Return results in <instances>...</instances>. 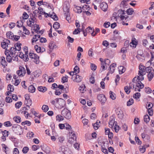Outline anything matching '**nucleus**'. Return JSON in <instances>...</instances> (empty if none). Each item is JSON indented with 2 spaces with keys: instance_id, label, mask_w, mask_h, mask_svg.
<instances>
[{
  "instance_id": "1",
  "label": "nucleus",
  "mask_w": 154,
  "mask_h": 154,
  "mask_svg": "<svg viewBox=\"0 0 154 154\" xmlns=\"http://www.w3.org/2000/svg\"><path fill=\"white\" fill-rule=\"evenodd\" d=\"M12 128L14 133L17 135H20L23 133V129L22 127L18 124L13 125Z\"/></svg>"
},
{
  "instance_id": "49",
  "label": "nucleus",
  "mask_w": 154,
  "mask_h": 154,
  "mask_svg": "<svg viewBox=\"0 0 154 154\" xmlns=\"http://www.w3.org/2000/svg\"><path fill=\"white\" fill-rule=\"evenodd\" d=\"M29 150V148L27 146L24 147L22 150V151L23 153L24 154L26 153Z\"/></svg>"
},
{
  "instance_id": "26",
  "label": "nucleus",
  "mask_w": 154,
  "mask_h": 154,
  "mask_svg": "<svg viewBox=\"0 0 154 154\" xmlns=\"http://www.w3.org/2000/svg\"><path fill=\"white\" fill-rule=\"evenodd\" d=\"M135 40V38H134L132 40L131 42L130 43V45L131 47L134 46V45L136 46L137 45V42Z\"/></svg>"
},
{
  "instance_id": "13",
  "label": "nucleus",
  "mask_w": 154,
  "mask_h": 154,
  "mask_svg": "<svg viewBox=\"0 0 154 154\" xmlns=\"http://www.w3.org/2000/svg\"><path fill=\"white\" fill-rule=\"evenodd\" d=\"M48 47L49 48V51L50 52H51L53 49L56 48L57 47L55 43L53 42H51L50 43Z\"/></svg>"
},
{
  "instance_id": "45",
  "label": "nucleus",
  "mask_w": 154,
  "mask_h": 154,
  "mask_svg": "<svg viewBox=\"0 0 154 154\" xmlns=\"http://www.w3.org/2000/svg\"><path fill=\"white\" fill-rule=\"evenodd\" d=\"M21 125H27L28 126H30L31 125V122L28 121H25L22 122Z\"/></svg>"
},
{
  "instance_id": "3",
  "label": "nucleus",
  "mask_w": 154,
  "mask_h": 154,
  "mask_svg": "<svg viewBox=\"0 0 154 154\" xmlns=\"http://www.w3.org/2000/svg\"><path fill=\"white\" fill-rule=\"evenodd\" d=\"M26 73L25 69L22 66H20L19 70L17 71V73L20 76L23 77L24 76Z\"/></svg>"
},
{
  "instance_id": "43",
  "label": "nucleus",
  "mask_w": 154,
  "mask_h": 154,
  "mask_svg": "<svg viewBox=\"0 0 154 154\" xmlns=\"http://www.w3.org/2000/svg\"><path fill=\"white\" fill-rule=\"evenodd\" d=\"M134 103V100L132 98L130 99L127 102V106H130L132 105Z\"/></svg>"
},
{
  "instance_id": "64",
  "label": "nucleus",
  "mask_w": 154,
  "mask_h": 154,
  "mask_svg": "<svg viewBox=\"0 0 154 154\" xmlns=\"http://www.w3.org/2000/svg\"><path fill=\"white\" fill-rule=\"evenodd\" d=\"M13 154H19V152L18 149L17 148H14L13 151Z\"/></svg>"
},
{
  "instance_id": "14",
  "label": "nucleus",
  "mask_w": 154,
  "mask_h": 154,
  "mask_svg": "<svg viewBox=\"0 0 154 154\" xmlns=\"http://www.w3.org/2000/svg\"><path fill=\"white\" fill-rule=\"evenodd\" d=\"M2 60L1 62V64L4 68H5V66H7V63L5 60V57H2Z\"/></svg>"
},
{
  "instance_id": "12",
  "label": "nucleus",
  "mask_w": 154,
  "mask_h": 154,
  "mask_svg": "<svg viewBox=\"0 0 154 154\" xmlns=\"http://www.w3.org/2000/svg\"><path fill=\"white\" fill-rule=\"evenodd\" d=\"M100 6L101 9L103 11H106L108 7L107 4L104 2H103L100 4Z\"/></svg>"
},
{
  "instance_id": "30",
  "label": "nucleus",
  "mask_w": 154,
  "mask_h": 154,
  "mask_svg": "<svg viewBox=\"0 0 154 154\" xmlns=\"http://www.w3.org/2000/svg\"><path fill=\"white\" fill-rule=\"evenodd\" d=\"M25 59H24V61L25 62L28 61L29 60L28 58V50L25 51Z\"/></svg>"
},
{
  "instance_id": "34",
  "label": "nucleus",
  "mask_w": 154,
  "mask_h": 154,
  "mask_svg": "<svg viewBox=\"0 0 154 154\" xmlns=\"http://www.w3.org/2000/svg\"><path fill=\"white\" fill-rule=\"evenodd\" d=\"M29 56L30 58L32 59H35V57H37L38 55L36 54H34L32 51H30L29 53Z\"/></svg>"
},
{
  "instance_id": "37",
  "label": "nucleus",
  "mask_w": 154,
  "mask_h": 154,
  "mask_svg": "<svg viewBox=\"0 0 154 154\" xmlns=\"http://www.w3.org/2000/svg\"><path fill=\"white\" fill-rule=\"evenodd\" d=\"M42 109L44 112H46L49 109V107L48 106L44 105L42 106Z\"/></svg>"
},
{
  "instance_id": "63",
  "label": "nucleus",
  "mask_w": 154,
  "mask_h": 154,
  "mask_svg": "<svg viewBox=\"0 0 154 154\" xmlns=\"http://www.w3.org/2000/svg\"><path fill=\"white\" fill-rule=\"evenodd\" d=\"M79 29H81L78 28L77 29H75L74 31L73 32V34H78L80 32V31L79 30Z\"/></svg>"
},
{
  "instance_id": "15",
  "label": "nucleus",
  "mask_w": 154,
  "mask_h": 154,
  "mask_svg": "<svg viewBox=\"0 0 154 154\" xmlns=\"http://www.w3.org/2000/svg\"><path fill=\"white\" fill-rule=\"evenodd\" d=\"M38 10L39 11V14H45V17H47L48 16V14L47 13H46L45 12H43V9L41 7H39L38 8Z\"/></svg>"
},
{
  "instance_id": "10",
  "label": "nucleus",
  "mask_w": 154,
  "mask_h": 154,
  "mask_svg": "<svg viewBox=\"0 0 154 154\" xmlns=\"http://www.w3.org/2000/svg\"><path fill=\"white\" fill-rule=\"evenodd\" d=\"M32 16L31 17H31L29 18V20H27V23L28 25L30 27H31L32 25V23H34V18H35V19H36V18H35V16H34V15L32 14Z\"/></svg>"
},
{
  "instance_id": "56",
  "label": "nucleus",
  "mask_w": 154,
  "mask_h": 154,
  "mask_svg": "<svg viewBox=\"0 0 154 154\" xmlns=\"http://www.w3.org/2000/svg\"><path fill=\"white\" fill-rule=\"evenodd\" d=\"M92 30H94V28H91L90 26H88L85 29V31L88 33H89L92 31Z\"/></svg>"
},
{
  "instance_id": "41",
  "label": "nucleus",
  "mask_w": 154,
  "mask_h": 154,
  "mask_svg": "<svg viewBox=\"0 0 154 154\" xmlns=\"http://www.w3.org/2000/svg\"><path fill=\"white\" fill-rule=\"evenodd\" d=\"M140 77L139 76L137 75V80H138V81L140 82L141 83H142L141 82V81H142L144 79V77L143 75L140 76Z\"/></svg>"
},
{
  "instance_id": "29",
  "label": "nucleus",
  "mask_w": 154,
  "mask_h": 154,
  "mask_svg": "<svg viewBox=\"0 0 154 154\" xmlns=\"http://www.w3.org/2000/svg\"><path fill=\"white\" fill-rule=\"evenodd\" d=\"M14 120L17 123H19L21 122V118L20 116H16L13 118Z\"/></svg>"
},
{
  "instance_id": "25",
  "label": "nucleus",
  "mask_w": 154,
  "mask_h": 154,
  "mask_svg": "<svg viewBox=\"0 0 154 154\" xmlns=\"http://www.w3.org/2000/svg\"><path fill=\"white\" fill-rule=\"evenodd\" d=\"M24 102L25 103H26L27 105L26 106L30 109V107L29 105H31L32 103V101L31 99L27 100H25Z\"/></svg>"
},
{
  "instance_id": "4",
  "label": "nucleus",
  "mask_w": 154,
  "mask_h": 154,
  "mask_svg": "<svg viewBox=\"0 0 154 154\" xmlns=\"http://www.w3.org/2000/svg\"><path fill=\"white\" fill-rule=\"evenodd\" d=\"M5 54L6 56V59L7 61L9 63H11L12 60V56L13 54L9 53V50H5Z\"/></svg>"
},
{
  "instance_id": "39",
  "label": "nucleus",
  "mask_w": 154,
  "mask_h": 154,
  "mask_svg": "<svg viewBox=\"0 0 154 154\" xmlns=\"http://www.w3.org/2000/svg\"><path fill=\"white\" fill-rule=\"evenodd\" d=\"M64 14L66 17V20L67 21H69V20L70 19V18L69 16V13L68 11V10L67 12H66L65 13H64Z\"/></svg>"
},
{
  "instance_id": "51",
  "label": "nucleus",
  "mask_w": 154,
  "mask_h": 154,
  "mask_svg": "<svg viewBox=\"0 0 154 154\" xmlns=\"http://www.w3.org/2000/svg\"><path fill=\"white\" fill-rule=\"evenodd\" d=\"M22 102L21 101L18 102L15 104V107L17 109H19L22 105Z\"/></svg>"
},
{
  "instance_id": "36",
  "label": "nucleus",
  "mask_w": 154,
  "mask_h": 154,
  "mask_svg": "<svg viewBox=\"0 0 154 154\" xmlns=\"http://www.w3.org/2000/svg\"><path fill=\"white\" fill-rule=\"evenodd\" d=\"M48 16L53 18L55 21L57 20H58L57 17L55 13L54 15V16H53L52 14H50V15L48 14Z\"/></svg>"
},
{
  "instance_id": "11",
  "label": "nucleus",
  "mask_w": 154,
  "mask_h": 154,
  "mask_svg": "<svg viewBox=\"0 0 154 154\" xmlns=\"http://www.w3.org/2000/svg\"><path fill=\"white\" fill-rule=\"evenodd\" d=\"M71 133L73 137L69 138L68 142L70 144H72L74 143L75 140H76V137L74 133L71 132Z\"/></svg>"
},
{
  "instance_id": "53",
  "label": "nucleus",
  "mask_w": 154,
  "mask_h": 154,
  "mask_svg": "<svg viewBox=\"0 0 154 154\" xmlns=\"http://www.w3.org/2000/svg\"><path fill=\"white\" fill-rule=\"evenodd\" d=\"M29 17V15L27 14L26 12L23 13L22 16V18L24 19H27Z\"/></svg>"
},
{
  "instance_id": "22",
  "label": "nucleus",
  "mask_w": 154,
  "mask_h": 154,
  "mask_svg": "<svg viewBox=\"0 0 154 154\" xmlns=\"http://www.w3.org/2000/svg\"><path fill=\"white\" fill-rule=\"evenodd\" d=\"M2 146L3 150L5 151L6 153L7 154L8 153V151L9 150V148L4 144H2Z\"/></svg>"
},
{
  "instance_id": "5",
  "label": "nucleus",
  "mask_w": 154,
  "mask_h": 154,
  "mask_svg": "<svg viewBox=\"0 0 154 154\" xmlns=\"http://www.w3.org/2000/svg\"><path fill=\"white\" fill-rule=\"evenodd\" d=\"M10 43V40L8 39H5L3 42L1 43V46L3 48L5 49V50H8L7 47Z\"/></svg>"
},
{
  "instance_id": "62",
  "label": "nucleus",
  "mask_w": 154,
  "mask_h": 154,
  "mask_svg": "<svg viewBox=\"0 0 154 154\" xmlns=\"http://www.w3.org/2000/svg\"><path fill=\"white\" fill-rule=\"evenodd\" d=\"M65 128L66 130H70L71 129V127L67 123H65Z\"/></svg>"
},
{
  "instance_id": "60",
  "label": "nucleus",
  "mask_w": 154,
  "mask_h": 154,
  "mask_svg": "<svg viewBox=\"0 0 154 154\" xmlns=\"http://www.w3.org/2000/svg\"><path fill=\"white\" fill-rule=\"evenodd\" d=\"M110 23L109 22H105L103 24V26L106 28L109 27L110 26Z\"/></svg>"
},
{
  "instance_id": "38",
  "label": "nucleus",
  "mask_w": 154,
  "mask_h": 154,
  "mask_svg": "<svg viewBox=\"0 0 154 154\" xmlns=\"http://www.w3.org/2000/svg\"><path fill=\"white\" fill-rule=\"evenodd\" d=\"M140 96V93H136L133 95V97L137 100L139 98Z\"/></svg>"
},
{
  "instance_id": "18",
  "label": "nucleus",
  "mask_w": 154,
  "mask_h": 154,
  "mask_svg": "<svg viewBox=\"0 0 154 154\" xmlns=\"http://www.w3.org/2000/svg\"><path fill=\"white\" fill-rule=\"evenodd\" d=\"M102 143L103 144V145H102L101 147V150L105 154H107L108 153V150L107 149H106L105 147L104 144H105V142L104 141H103L102 142Z\"/></svg>"
},
{
  "instance_id": "35",
  "label": "nucleus",
  "mask_w": 154,
  "mask_h": 154,
  "mask_svg": "<svg viewBox=\"0 0 154 154\" xmlns=\"http://www.w3.org/2000/svg\"><path fill=\"white\" fill-rule=\"evenodd\" d=\"M74 73L77 74L79 72V68L77 66H76L74 69Z\"/></svg>"
},
{
  "instance_id": "44",
  "label": "nucleus",
  "mask_w": 154,
  "mask_h": 154,
  "mask_svg": "<svg viewBox=\"0 0 154 154\" xmlns=\"http://www.w3.org/2000/svg\"><path fill=\"white\" fill-rule=\"evenodd\" d=\"M3 124L6 127H8L12 126V124L10 121H8L5 122Z\"/></svg>"
},
{
  "instance_id": "21",
  "label": "nucleus",
  "mask_w": 154,
  "mask_h": 154,
  "mask_svg": "<svg viewBox=\"0 0 154 154\" xmlns=\"http://www.w3.org/2000/svg\"><path fill=\"white\" fill-rule=\"evenodd\" d=\"M16 51H17V49L14 47H11L9 50V53L11 54H14L16 53Z\"/></svg>"
},
{
  "instance_id": "32",
  "label": "nucleus",
  "mask_w": 154,
  "mask_h": 154,
  "mask_svg": "<svg viewBox=\"0 0 154 154\" xmlns=\"http://www.w3.org/2000/svg\"><path fill=\"white\" fill-rule=\"evenodd\" d=\"M56 120L59 122L63 121L64 119L63 116H62L60 115H57L56 117Z\"/></svg>"
},
{
  "instance_id": "28",
  "label": "nucleus",
  "mask_w": 154,
  "mask_h": 154,
  "mask_svg": "<svg viewBox=\"0 0 154 154\" xmlns=\"http://www.w3.org/2000/svg\"><path fill=\"white\" fill-rule=\"evenodd\" d=\"M53 26L54 29H59L60 28V25L58 22H55Z\"/></svg>"
},
{
  "instance_id": "47",
  "label": "nucleus",
  "mask_w": 154,
  "mask_h": 154,
  "mask_svg": "<svg viewBox=\"0 0 154 154\" xmlns=\"http://www.w3.org/2000/svg\"><path fill=\"white\" fill-rule=\"evenodd\" d=\"M9 88L10 89V92H13L14 91V86L13 85H11L10 84L8 85V90H9Z\"/></svg>"
},
{
  "instance_id": "55",
  "label": "nucleus",
  "mask_w": 154,
  "mask_h": 154,
  "mask_svg": "<svg viewBox=\"0 0 154 154\" xmlns=\"http://www.w3.org/2000/svg\"><path fill=\"white\" fill-rule=\"evenodd\" d=\"M135 140L137 143L138 145H140L141 144V141H140L139 138L137 136L135 137Z\"/></svg>"
},
{
  "instance_id": "40",
  "label": "nucleus",
  "mask_w": 154,
  "mask_h": 154,
  "mask_svg": "<svg viewBox=\"0 0 154 154\" xmlns=\"http://www.w3.org/2000/svg\"><path fill=\"white\" fill-rule=\"evenodd\" d=\"M110 97L113 100L116 99L115 94L112 91H110L109 92Z\"/></svg>"
},
{
  "instance_id": "7",
  "label": "nucleus",
  "mask_w": 154,
  "mask_h": 154,
  "mask_svg": "<svg viewBox=\"0 0 154 154\" xmlns=\"http://www.w3.org/2000/svg\"><path fill=\"white\" fill-rule=\"evenodd\" d=\"M97 97L98 100L101 102V103H104L106 100V98L103 94L98 95Z\"/></svg>"
},
{
  "instance_id": "46",
  "label": "nucleus",
  "mask_w": 154,
  "mask_h": 154,
  "mask_svg": "<svg viewBox=\"0 0 154 154\" xmlns=\"http://www.w3.org/2000/svg\"><path fill=\"white\" fill-rule=\"evenodd\" d=\"M23 32H24V34L27 35H29V30H28L25 26H23Z\"/></svg>"
},
{
  "instance_id": "6",
  "label": "nucleus",
  "mask_w": 154,
  "mask_h": 154,
  "mask_svg": "<svg viewBox=\"0 0 154 154\" xmlns=\"http://www.w3.org/2000/svg\"><path fill=\"white\" fill-rule=\"evenodd\" d=\"M55 100H56V102L58 103L60 107H64L65 104V101L62 98H56L55 99Z\"/></svg>"
},
{
  "instance_id": "57",
  "label": "nucleus",
  "mask_w": 154,
  "mask_h": 154,
  "mask_svg": "<svg viewBox=\"0 0 154 154\" xmlns=\"http://www.w3.org/2000/svg\"><path fill=\"white\" fill-rule=\"evenodd\" d=\"M33 61L36 64L39 63V57L38 56L37 57H35V58L34 59Z\"/></svg>"
},
{
  "instance_id": "31",
  "label": "nucleus",
  "mask_w": 154,
  "mask_h": 154,
  "mask_svg": "<svg viewBox=\"0 0 154 154\" xmlns=\"http://www.w3.org/2000/svg\"><path fill=\"white\" fill-rule=\"evenodd\" d=\"M150 117L148 115H145L144 116V121L146 123L150 120Z\"/></svg>"
},
{
  "instance_id": "24",
  "label": "nucleus",
  "mask_w": 154,
  "mask_h": 154,
  "mask_svg": "<svg viewBox=\"0 0 154 154\" xmlns=\"http://www.w3.org/2000/svg\"><path fill=\"white\" fill-rule=\"evenodd\" d=\"M115 119L113 118H110L109 123V126L110 128H112L114 125V121Z\"/></svg>"
},
{
  "instance_id": "59",
  "label": "nucleus",
  "mask_w": 154,
  "mask_h": 154,
  "mask_svg": "<svg viewBox=\"0 0 154 154\" xmlns=\"http://www.w3.org/2000/svg\"><path fill=\"white\" fill-rule=\"evenodd\" d=\"M67 77H66L63 76L62 78L61 79V82L63 83H64L66 82H67L68 81Z\"/></svg>"
},
{
  "instance_id": "9",
  "label": "nucleus",
  "mask_w": 154,
  "mask_h": 154,
  "mask_svg": "<svg viewBox=\"0 0 154 154\" xmlns=\"http://www.w3.org/2000/svg\"><path fill=\"white\" fill-rule=\"evenodd\" d=\"M73 81L77 82H81L82 79V77L78 75L75 74V75H73Z\"/></svg>"
},
{
  "instance_id": "20",
  "label": "nucleus",
  "mask_w": 154,
  "mask_h": 154,
  "mask_svg": "<svg viewBox=\"0 0 154 154\" xmlns=\"http://www.w3.org/2000/svg\"><path fill=\"white\" fill-rule=\"evenodd\" d=\"M28 90L29 92L33 93L35 92V88L33 85H31L29 87Z\"/></svg>"
},
{
  "instance_id": "54",
  "label": "nucleus",
  "mask_w": 154,
  "mask_h": 154,
  "mask_svg": "<svg viewBox=\"0 0 154 154\" xmlns=\"http://www.w3.org/2000/svg\"><path fill=\"white\" fill-rule=\"evenodd\" d=\"M5 101L7 103H10L12 102V100L10 97L7 96L6 97Z\"/></svg>"
},
{
  "instance_id": "19",
  "label": "nucleus",
  "mask_w": 154,
  "mask_h": 154,
  "mask_svg": "<svg viewBox=\"0 0 154 154\" xmlns=\"http://www.w3.org/2000/svg\"><path fill=\"white\" fill-rule=\"evenodd\" d=\"M38 90L40 92H45L47 91V88L45 87L38 86Z\"/></svg>"
},
{
  "instance_id": "42",
  "label": "nucleus",
  "mask_w": 154,
  "mask_h": 154,
  "mask_svg": "<svg viewBox=\"0 0 154 154\" xmlns=\"http://www.w3.org/2000/svg\"><path fill=\"white\" fill-rule=\"evenodd\" d=\"M34 28L36 27V29H34V32H35L36 33H38V30L40 29V27L39 26V25L38 24H35L34 26Z\"/></svg>"
},
{
  "instance_id": "27",
  "label": "nucleus",
  "mask_w": 154,
  "mask_h": 154,
  "mask_svg": "<svg viewBox=\"0 0 154 154\" xmlns=\"http://www.w3.org/2000/svg\"><path fill=\"white\" fill-rule=\"evenodd\" d=\"M154 76V74L153 72H149L147 75L149 81H151L153 78Z\"/></svg>"
},
{
  "instance_id": "61",
  "label": "nucleus",
  "mask_w": 154,
  "mask_h": 154,
  "mask_svg": "<svg viewBox=\"0 0 154 154\" xmlns=\"http://www.w3.org/2000/svg\"><path fill=\"white\" fill-rule=\"evenodd\" d=\"M17 23H18L17 25V27H20L22 26H23V23L22 21H17Z\"/></svg>"
},
{
  "instance_id": "16",
  "label": "nucleus",
  "mask_w": 154,
  "mask_h": 154,
  "mask_svg": "<svg viewBox=\"0 0 154 154\" xmlns=\"http://www.w3.org/2000/svg\"><path fill=\"white\" fill-rule=\"evenodd\" d=\"M6 35L8 38L10 39H13V37L14 35L13 33L12 32L10 31L7 32L6 33Z\"/></svg>"
},
{
  "instance_id": "2",
  "label": "nucleus",
  "mask_w": 154,
  "mask_h": 154,
  "mask_svg": "<svg viewBox=\"0 0 154 154\" xmlns=\"http://www.w3.org/2000/svg\"><path fill=\"white\" fill-rule=\"evenodd\" d=\"M61 114L67 119H69L71 118V112L67 109H64L61 112Z\"/></svg>"
},
{
  "instance_id": "8",
  "label": "nucleus",
  "mask_w": 154,
  "mask_h": 154,
  "mask_svg": "<svg viewBox=\"0 0 154 154\" xmlns=\"http://www.w3.org/2000/svg\"><path fill=\"white\" fill-rule=\"evenodd\" d=\"M116 111L118 118L122 119L124 116L123 112L122 110L119 108H118L116 110Z\"/></svg>"
},
{
  "instance_id": "50",
  "label": "nucleus",
  "mask_w": 154,
  "mask_h": 154,
  "mask_svg": "<svg viewBox=\"0 0 154 154\" xmlns=\"http://www.w3.org/2000/svg\"><path fill=\"white\" fill-rule=\"evenodd\" d=\"M34 48L35 49L37 53H39L41 52V48L40 47H39L37 45H36L35 46Z\"/></svg>"
},
{
  "instance_id": "52",
  "label": "nucleus",
  "mask_w": 154,
  "mask_h": 154,
  "mask_svg": "<svg viewBox=\"0 0 154 154\" xmlns=\"http://www.w3.org/2000/svg\"><path fill=\"white\" fill-rule=\"evenodd\" d=\"M145 91L146 93L149 94L152 92V90L149 87H145Z\"/></svg>"
},
{
  "instance_id": "23",
  "label": "nucleus",
  "mask_w": 154,
  "mask_h": 154,
  "mask_svg": "<svg viewBox=\"0 0 154 154\" xmlns=\"http://www.w3.org/2000/svg\"><path fill=\"white\" fill-rule=\"evenodd\" d=\"M21 45L22 44L21 43H17L14 45V46L15 48L17 49V51H20L21 50Z\"/></svg>"
},
{
  "instance_id": "58",
  "label": "nucleus",
  "mask_w": 154,
  "mask_h": 154,
  "mask_svg": "<svg viewBox=\"0 0 154 154\" xmlns=\"http://www.w3.org/2000/svg\"><path fill=\"white\" fill-rule=\"evenodd\" d=\"M101 67L102 68V70L104 71L106 69L107 67L106 66V64L104 63H101Z\"/></svg>"
},
{
  "instance_id": "33",
  "label": "nucleus",
  "mask_w": 154,
  "mask_h": 154,
  "mask_svg": "<svg viewBox=\"0 0 154 154\" xmlns=\"http://www.w3.org/2000/svg\"><path fill=\"white\" fill-rule=\"evenodd\" d=\"M137 83L136 86L140 89H142L144 87V85L142 83H141L139 81H137Z\"/></svg>"
},
{
  "instance_id": "17",
  "label": "nucleus",
  "mask_w": 154,
  "mask_h": 154,
  "mask_svg": "<svg viewBox=\"0 0 154 154\" xmlns=\"http://www.w3.org/2000/svg\"><path fill=\"white\" fill-rule=\"evenodd\" d=\"M119 73L121 74L124 73L126 70V68L125 67L122 66H120L119 68Z\"/></svg>"
},
{
  "instance_id": "48",
  "label": "nucleus",
  "mask_w": 154,
  "mask_h": 154,
  "mask_svg": "<svg viewBox=\"0 0 154 154\" xmlns=\"http://www.w3.org/2000/svg\"><path fill=\"white\" fill-rule=\"evenodd\" d=\"M134 10L132 8H129L126 11L127 14L128 15H131L134 12Z\"/></svg>"
}]
</instances>
